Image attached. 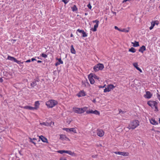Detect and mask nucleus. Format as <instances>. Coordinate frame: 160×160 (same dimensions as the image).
<instances>
[{
  "mask_svg": "<svg viewBox=\"0 0 160 160\" xmlns=\"http://www.w3.org/2000/svg\"><path fill=\"white\" fill-rule=\"evenodd\" d=\"M114 86L112 84H109L108 85L107 88H106L104 90V92H109L111 91V90L115 88Z\"/></svg>",
  "mask_w": 160,
  "mask_h": 160,
  "instance_id": "obj_6",
  "label": "nucleus"
},
{
  "mask_svg": "<svg viewBox=\"0 0 160 160\" xmlns=\"http://www.w3.org/2000/svg\"><path fill=\"white\" fill-rule=\"evenodd\" d=\"M40 124L41 126H50V124L47 122H40Z\"/></svg>",
  "mask_w": 160,
  "mask_h": 160,
  "instance_id": "obj_21",
  "label": "nucleus"
},
{
  "mask_svg": "<svg viewBox=\"0 0 160 160\" xmlns=\"http://www.w3.org/2000/svg\"><path fill=\"white\" fill-rule=\"evenodd\" d=\"M17 63L18 64H20L21 63H22V62H21L20 61L18 60H17L15 62Z\"/></svg>",
  "mask_w": 160,
  "mask_h": 160,
  "instance_id": "obj_40",
  "label": "nucleus"
},
{
  "mask_svg": "<svg viewBox=\"0 0 160 160\" xmlns=\"http://www.w3.org/2000/svg\"><path fill=\"white\" fill-rule=\"evenodd\" d=\"M60 160H67V159L65 158H62L60 159Z\"/></svg>",
  "mask_w": 160,
  "mask_h": 160,
  "instance_id": "obj_56",
  "label": "nucleus"
},
{
  "mask_svg": "<svg viewBox=\"0 0 160 160\" xmlns=\"http://www.w3.org/2000/svg\"><path fill=\"white\" fill-rule=\"evenodd\" d=\"M71 52L72 53L75 54L76 51L74 49L73 45H71Z\"/></svg>",
  "mask_w": 160,
  "mask_h": 160,
  "instance_id": "obj_23",
  "label": "nucleus"
},
{
  "mask_svg": "<svg viewBox=\"0 0 160 160\" xmlns=\"http://www.w3.org/2000/svg\"><path fill=\"white\" fill-rule=\"evenodd\" d=\"M38 81L35 80L32 82V83H31V86L32 87H34L36 86L37 84V82H38Z\"/></svg>",
  "mask_w": 160,
  "mask_h": 160,
  "instance_id": "obj_22",
  "label": "nucleus"
},
{
  "mask_svg": "<svg viewBox=\"0 0 160 160\" xmlns=\"http://www.w3.org/2000/svg\"><path fill=\"white\" fill-rule=\"evenodd\" d=\"M119 113H121V114H123L124 113V112L122 111L120 109H119Z\"/></svg>",
  "mask_w": 160,
  "mask_h": 160,
  "instance_id": "obj_45",
  "label": "nucleus"
},
{
  "mask_svg": "<svg viewBox=\"0 0 160 160\" xmlns=\"http://www.w3.org/2000/svg\"><path fill=\"white\" fill-rule=\"evenodd\" d=\"M151 26L154 27L155 25V22H152L151 23Z\"/></svg>",
  "mask_w": 160,
  "mask_h": 160,
  "instance_id": "obj_39",
  "label": "nucleus"
},
{
  "mask_svg": "<svg viewBox=\"0 0 160 160\" xmlns=\"http://www.w3.org/2000/svg\"><path fill=\"white\" fill-rule=\"evenodd\" d=\"M88 79L89 80V81L90 82V83L91 84H94L95 82V81L93 79V76H92V73L88 75Z\"/></svg>",
  "mask_w": 160,
  "mask_h": 160,
  "instance_id": "obj_11",
  "label": "nucleus"
},
{
  "mask_svg": "<svg viewBox=\"0 0 160 160\" xmlns=\"http://www.w3.org/2000/svg\"><path fill=\"white\" fill-rule=\"evenodd\" d=\"M157 98H158V99L160 101V95L158 94V96H157Z\"/></svg>",
  "mask_w": 160,
  "mask_h": 160,
  "instance_id": "obj_46",
  "label": "nucleus"
},
{
  "mask_svg": "<svg viewBox=\"0 0 160 160\" xmlns=\"http://www.w3.org/2000/svg\"><path fill=\"white\" fill-rule=\"evenodd\" d=\"M121 152H115L114 153L116 154H118L121 155Z\"/></svg>",
  "mask_w": 160,
  "mask_h": 160,
  "instance_id": "obj_38",
  "label": "nucleus"
},
{
  "mask_svg": "<svg viewBox=\"0 0 160 160\" xmlns=\"http://www.w3.org/2000/svg\"><path fill=\"white\" fill-rule=\"evenodd\" d=\"M39 105V103L38 101H36L35 103V106L36 107L35 108H37V107H38Z\"/></svg>",
  "mask_w": 160,
  "mask_h": 160,
  "instance_id": "obj_31",
  "label": "nucleus"
},
{
  "mask_svg": "<svg viewBox=\"0 0 160 160\" xmlns=\"http://www.w3.org/2000/svg\"><path fill=\"white\" fill-rule=\"evenodd\" d=\"M104 68V66L102 64L99 63L95 66L93 67V69L95 72H97L99 70H102Z\"/></svg>",
  "mask_w": 160,
  "mask_h": 160,
  "instance_id": "obj_5",
  "label": "nucleus"
},
{
  "mask_svg": "<svg viewBox=\"0 0 160 160\" xmlns=\"http://www.w3.org/2000/svg\"><path fill=\"white\" fill-rule=\"evenodd\" d=\"M70 37H73V35H72V34H71V35H70Z\"/></svg>",
  "mask_w": 160,
  "mask_h": 160,
  "instance_id": "obj_60",
  "label": "nucleus"
},
{
  "mask_svg": "<svg viewBox=\"0 0 160 160\" xmlns=\"http://www.w3.org/2000/svg\"><path fill=\"white\" fill-rule=\"evenodd\" d=\"M93 102H96V100H95V99H94V100H93Z\"/></svg>",
  "mask_w": 160,
  "mask_h": 160,
  "instance_id": "obj_59",
  "label": "nucleus"
},
{
  "mask_svg": "<svg viewBox=\"0 0 160 160\" xmlns=\"http://www.w3.org/2000/svg\"><path fill=\"white\" fill-rule=\"evenodd\" d=\"M97 133L98 135L100 137H102L104 134V132L101 129H98L97 131Z\"/></svg>",
  "mask_w": 160,
  "mask_h": 160,
  "instance_id": "obj_8",
  "label": "nucleus"
},
{
  "mask_svg": "<svg viewBox=\"0 0 160 160\" xmlns=\"http://www.w3.org/2000/svg\"><path fill=\"white\" fill-rule=\"evenodd\" d=\"M93 111L91 110H87L86 111V112L88 114L89 113H93Z\"/></svg>",
  "mask_w": 160,
  "mask_h": 160,
  "instance_id": "obj_32",
  "label": "nucleus"
},
{
  "mask_svg": "<svg viewBox=\"0 0 160 160\" xmlns=\"http://www.w3.org/2000/svg\"><path fill=\"white\" fill-rule=\"evenodd\" d=\"M155 22V24H156L158 25L159 24V22H158L157 21V22Z\"/></svg>",
  "mask_w": 160,
  "mask_h": 160,
  "instance_id": "obj_52",
  "label": "nucleus"
},
{
  "mask_svg": "<svg viewBox=\"0 0 160 160\" xmlns=\"http://www.w3.org/2000/svg\"><path fill=\"white\" fill-rule=\"evenodd\" d=\"M129 154L128 152H121V155L124 156H129Z\"/></svg>",
  "mask_w": 160,
  "mask_h": 160,
  "instance_id": "obj_25",
  "label": "nucleus"
},
{
  "mask_svg": "<svg viewBox=\"0 0 160 160\" xmlns=\"http://www.w3.org/2000/svg\"><path fill=\"white\" fill-rule=\"evenodd\" d=\"M87 108L84 107L82 108H73V111L75 113L78 114H81L84 112L86 111Z\"/></svg>",
  "mask_w": 160,
  "mask_h": 160,
  "instance_id": "obj_2",
  "label": "nucleus"
},
{
  "mask_svg": "<svg viewBox=\"0 0 160 160\" xmlns=\"http://www.w3.org/2000/svg\"><path fill=\"white\" fill-rule=\"evenodd\" d=\"M63 129L67 132H72L75 133H77V132L76 131V130L74 128H63Z\"/></svg>",
  "mask_w": 160,
  "mask_h": 160,
  "instance_id": "obj_9",
  "label": "nucleus"
},
{
  "mask_svg": "<svg viewBox=\"0 0 160 160\" xmlns=\"http://www.w3.org/2000/svg\"><path fill=\"white\" fill-rule=\"evenodd\" d=\"M30 141L31 142H32L35 145L36 144V143L35 142H34L33 141H32V139L30 138Z\"/></svg>",
  "mask_w": 160,
  "mask_h": 160,
  "instance_id": "obj_44",
  "label": "nucleus"
},
{
  "mask_svg": "<svg viewBox=\"0 0 160 160\" xmlns=\"http://www.w3.org/2000/svg\"><path fill=\"white\" fill-rule=\"evenodd\" d=\"M65 153H68V154H69V155H72V156L74 154V152H72L70 151L65 150Z\"/></svg>",
  "mask_w": 160,
  "mask_h": 160,
  "instance_id": "obj_26",
  "label": "nucleus"
},
{
  "mask_svg": "<svg viewBox=\"0 0 160 160\" xmlns=\"http://www.w3.org/2000/svg\"><path fill=\"white\" fill-rule=\"evenodd\" d=\"M65 140H67V141H70V139H69V138H68V137H66V139H65Z\"/></svg>",
  "mask_w": 160,
  "mask_h": 160,
  "instance_id": "obj_51",
  "label": "nucleus"
},
{
  "mask_svg": "<svg viewBox=\"0 0 160 160\" xmlns=\"http://www.w3.org/2000/svg\"><path fill=\"white\" fill-rule=\"evenodd\" d=\"M86 95L85 92L83 90L80 91L78 94L77 96L78 97L84 96Z\"/></svg>",
  "mask_w": 160,
  "mask_h": 160,
  "instance_id": "obj_13",
  "label": "nucleus"
},
{
  "mask_svg": "<svg viewBox=\"0 0 160 160\" xmlns=\"http://www.w3.org/2000/svg\"><path fill=\"white\" fill-rule=\"evenodd\" d=\"M23 108H25V109H29V110H33L34 109H37L36 108L32 107H31V106H24L23 107Z\"/></svg>",
  "mask_w": 160,
  "mask_h": 160,
  "instance_id": "obj_14",
  "label": "nucleus"
},
{
  "mask_svg": "<svg viewBox=\"0 0 160 160\" xmlns=\"http://www.w3.org/2000/svg\"><path fill=\"white\" fill-rule=\"evenodd\" d=\"M41 56L43 58H46L47 57V55L44 53H42Z\"/></svg>",
  "mask_w": 160,
  "mask_h": 160,
  "instance_id": "obj_37",
  "label": "nucleus"
},
{
  "mask_svg": "<svg viewBox=\"0 0 160 160\" xmlns=\"http://www.w3.org/2000/svg\"><path fill=\"white\" fill-rule=\"evenodd\" d=\"M139 125V122L138 121L135 120L131 122L128 127L129 129H133L136 128Z\"/></svg>",
  "mask_w": 160,
  "mask_h": 160,
  "instance_id": "obj_1",
  "label": "nucleus"
},
{
  "mask_svg": "<svg viewBox=\"0 0 160 160\" xmlns=\"http://www.w3.org/2000/svg\"><path fill=\"white\" fill-rule=\"evenodd\" d=\"M156 132H159L158 131H156Z\"/></svg>",
  "mask_w": 160,
  "mask_h": 160,
  "instance_id": "obj_63",
  "label": "nucleus"
},
{
  "mask_svg": "<svg viewBox=\"0 0 160 160\" xmlns=\"http://www.w3.org/2000/svg\"><path fill=\"white\" fill-rule=\"evenodd\" d=\"M39 138L41 139V140L44 142H47L48 140L45 137H44L43 136L41 135L39 136Z\"/></svg>",
  "mask_w": 160,
  "mask_h": 160,
  "instance_id": "obj_17",
  "label": "nucleus"
},
{
  "mask_svg": "<svg viewBox=\"0 0 160 160\" xmlns=\"http://www.w3.org/2000/svg\"><path fill=\"white\" fill-rule=\"evenodd\" d=\"M2 81H3L2 79L1 78H0V82H2Z\"/></svg>",
  "mask_w": 160,
  "mask_h": 160,
  "instance_id": "obj_55",
  "label": "nucleus"
},
{
  "mask_svg": "<svg viewBox=\"0 0 160 160\" xmlns=\"http://www.w3.org/2000/svg\"><path fill=\"white\" fill-rule=\"evenodd\" d=\"M93 113L96 115H99V112L98 111L95 110L93 111Z\"/></svg>",
  "mask_w": 160,
  "mask_h": 160,
  "instance_id": "obj_35",
  "label": "nucleus"
},
{
  "mask_svg": "<svg viewBox=\"0 0 160 160\" xmlns=\"http://www.w3.org/2000/svg\"><path fill=\"white\" fill-rule=\"evenodd\" d=\"M58 104L57 101L53 100H50L46 103V105L49 108H52Z\"/></svg>",
  "mask_w": 160,
  "mask_h": 160,
  "instance_id": "obj_3",
  "label": "nucleus"
},
{
  "mask_svg": "<svg viewBox=\"0 0 160 160\" xmlns=\"http://www.w3.org/2000/svg\"><path fill=\"white\" fill-rule=\"evenodd\" d=\"M146 50V48L144 46H142L141 47H140V48L139 49V52L143 53L144 51Z\"/></svg>",
  "mask_w": 160,
  "mask_h": 160,
  "instance_id": "obj_19",
  "label": "nucleus"
},
{
  "mask_svg": "<svg viewBox=\"0 0 160 160\" xmlns=\"http://www.w3.org/2000/svg\"><path fill=\"white\" fill-rule=\"evenodd\" d=\"M62 2H64L65 4H66L68 2V1L67 0H62Z\"/></svg>",
  "mask_w": 160,
  "mask_h": 160,
  "instance_id": "obj_42",
  "label": "nucleus"
},
{
  "mask_svg": "<svg viewBox=\"0 0 160 160\" xmlns=\"http://www.w3.org/2000/svg\"><path fill=\"white\" fill-rule=\"evenodd\" d=\"M88 7L90 9H91L92 8V6L90 4H89L87 5Z\"/></svg>",
  "mask_w": 160,
  "mask_h": 160,
  "instance_id": "obj_43",
  "label": "nucleus"
},
{
  "mask_svg": "<svg viewBox=\"0 0 160 160\" xmlns=\"http://www.w3.org/2000/svg\"><path fill=\"white\" fill-rule=\"evenodd\" d=\"M36 60V59L34 58H32L31 59V61H34Z\"/></svg>",
  "mask_w": 160,
  "mask_h": 160,
  "instance_id": "obj_54",
  "label": "nucleus"
},
{
  "mask_svg": "<svg viewBox=\"0 0 160 160\" xmlns=\"http://www.w3.org/2000/svg\"><path fill=\"white\" fill-rule=\"evenodd\" d=\"M150 123L153 125H156L158 124V122H156L154 119L151 118L150 120Z\"/></svg>",
  "mask_w": 160,
  "mask_h": 160,
  "instance_id": "obj_16",
  "label": "nucleus"
},
{
  "mask_svg": "<svg viewBox=\"0 0 160 160\" xmlns=\"http://www.w3.org/2000/svg\"><path fill=\"white\" fill-rule=\"evenodd\" d=\"M77 32L82 33V37H85L87 36V34H86L84 31L83 30L78 29L77 30Z\"/></svg>",
  "mask_w": 160,
  "mask_h": 160,
  "instance_id": "obj_12",
  "label": "nucleus"
},
{
  "mask_svg": "<svg viewBox=\"0 0 160 160\" xmlns=\"http://www.w3.org/2000/svg\"><path fill=\"white\" fill-rule=\"evenodd\" d=\"M85 15H87V13H85Z\"/></svg>",
  "mask_w": 160,
  "mask_h": 160,
  "instance_id": "obj_61",
  "label": "nucleus"
},
{
  "mask_svg": "<svg viewBox=\"0 0 160 160\" xmlns=\"http://www.w3.org/2000/svg\"><path fill=\"white\" fill-rule=\"evenodd\" d=\"M129 31V28H128L127 29H120V31L122 32H128Z\"/></svg>",
  "mask_w": 160,
  "mask_h": 160,
  "instance_id": "obj_24",
  "label": "nucleus"
},
{
  "mask_svg": "<svg viewBox=\"0 0 160 160\" xmlns=\"http://www.w3.org/2000/svg\"><path fill=\"white\" fill-rule=\"evenodd\" d=\"M16 60H17V59L14 58H13V61H14V62H15L16 61Z\"/></svg>",
  "mask_w": 160,
  "mask_h": 160,
  "instance_id": "obj_53",
  "label": "nucleus"
},
{
  "mask_svg": "<svg viewBox=\"0 0 160 160\" xmlns=\"http://www.w3.org/2000/svg\"><path fill=\"white\" fill-rule=\"evenodd\" d=\"M129 51L133 53H134L136 52V50L134 48L132 47L131 48L129 49Z\"/></svg>",
  "mask_w": 160,
  "mask_h": 160,
  "instance_id": "obj_28",
  "label": "nucleus"
},
{
  "mask_svg": "<svg viewBox=\"0 0 160 160\" xmlns=\"http://www.w3.org/2000/svg\"><path fill=\"white\" fill-rule=\"evenodd\" d=\"M152 96V94L149 91H147L146 92V94L144 96L145 98H150Z\"/></svg>",
  "mask_w": 160,
  "mask_h": 160,
  "instance_id": "obj_10",
  "label": "nucleus"
},
{
  "mask_svg": "<svg viewBox=\"0 0 160 160\" xmlns=\"http://www.w3.org/2000/svg\"><path fill=\"white\" fill-rule=\"evenodd\" d=\"M112 12L113 13V14H115V15H116V12Z\"/></svg>",
  "mask_w": 160,
  "mask_h": 160,
  "instance_id": "obj_58",
  "label": "nucleus"
},
{
  "mask_svg": "<svg viewBox=\"0 0 160 160\" xmlns=\"http://www.w3.org/2000/svg\"><path fill=\"white\" fill-rule=\"evenodd\" d=\"M57 59L58 60V61L55 63L56 66H58L60 64H62L63 63V62L61 58H57Z\"/></svg>",
  "mask_w": 160,
  "mask_h": 160,
  "instance_id": "obj_18",
  "label": "nucleus"
},
{
  "mask_svg": "<svg viewBox=\"0 0 160 160\" xmlns=\"http://www.w3.org/2000/svg\"><path fill=\"white\" fill-rule=\"evenodd\" d=\"M65 150H59L57 152H58L61 154H63L64 153H65Z\"/></svg>",
  "mask_w": 160,
  "mask_h": 160,
  "instance_id": "obj_36",
  "label": "nucleus"
},
{
  "mask_svg": "<svg viewBox=\"0 0 160 160\" xmlns=\"http://www.w3.org/2000/svg\"><path fill=\"white\" fill-rule=\"evenodd\" d=\"M13 58L14 57L10 56H8V59L10 60L13 61Z\"/></svg>",
  "mask_w": 160,
  "mask_h": 160,
  "instance_id": "obj_34",
  "label": "nucleus"
},
{
  "mask_svg": "<svg viewBox=\"0 0 160 160\" xmlns=\"http://www.w3.org/2000/svg\"><path fill=\"white\" fill-rule=\"evenodd\" d=\"M31 60L30 59H28L26 61H25V62H31Z\"/></svg>",
  "mask_w": 160,
  "mask_h": 160,
  "instance_id": "obj_47",
  "label": "nucleus"
},
{
  "mask_svg": "<svg viewBox=\"0 0 160 160\" xmlns=\"http://www.w3.org/2000/svg\"><path fill=\"white\" fill-rule=\"evenodd\" d=\"M93 22H96V24L94 25V28H91V30L93 31V32H95L97 31V28L98 27V23H99V21L97 20H95V21H93Z\"/></svg>",
  "mask_w": 160,
  "mask_h": 160,
  "instance_id": "obj_7",
  "label": "nucleus"
},
{
  "mask_svg": "<svg viewBox=\"0 0 160 160\" xmlns=\"http://www.w3.org/2000/svg\"><path fill=\"white\" fill-rule=\"evenodd\" d=\"M132 44H133V46L134 47H136L139 46V44L138 42L135 41V42H132Z\"/></svg>",
  "mask_w": 160,
  "mask_h": 160,
  "instance_id": "obj_27",
  "label": "nucleus"
},
{
  "mask_svg": "<svg viewBox=\"0 0 160 160\" xmlns=\"http://www.w3.org/2000/svg\"><path fill=\"white\" fill-rule=\"evenodd\" d=\"M32 140H36V139L35 138H33Z\"/></svg>",
  "mask_w": 160,
  "mask_h": 160,
  "instance_id": "obj_62",
  "label": "nucleus"
},
{
  "mask_svg": "<svg viewBox=\"0 0 160 160\" xmlns=\"http://www.w3.org/2000/svg\"><path fill=\"white\" fill-rule=\"evenodd\" d=\"M114 28L115 29H116V30H118V31H120V29L119 28H118V27L117 26H115L114 27Z\"/></svg>",
  "mask_w": 160,
  "mask_h": 160,
  "instance_id": "obj_41",
  "label": "nucleus"
},
{
  "mask_svg": "<svg viewBox=\"0 0 160 160\" xmlns=\"http://www.w3.org/2000/svg\"><path fill=\"white\" fill-rule=\"evenodd\" d=\"M72 8L73 12L76 11L78 10V8L75 5H74L73 6Z\"/></svg>",
  "mask_w": 160,
  "mask_h": 160,
  "instance_id": "obj_30",
  "label": "nucleus"
},
{
  "mask_svg": "<svg viewBox=\"0 0 160 160\" xmlns=\"http://www.w3.org/2000/svg\"><path fill=\"white\" fill-rule=\"evenodd\" d=\"M66 136L64 134H61L60 136V139L62 140H65L66 139Z\"/></svg>",
  "mask_w": 160,
  "mask_h": 160,
  "instance_id": "obj_20",
  "label": "nucleus"
},
{
  "mask_svg": "<svg viewBox=\"0 0 160 160\" xmlns=\"http://www.w3.org/2000/svg\"><path fill=\"white\" fill-rule=\"evenodd\" d=\"M153 28V27L151 25V26L149 28L150 30H152Z\"/></svg>",
  "mask_w": 160,
  "mask_h": 160,
  "instance_id": "obj_50",
  "label": "nucleus"
},
{
  "mask_svg": "<svg viewBox=\"0 0 160 160\" xmlns=\"http://www.w3.org/2000/svg\"><path fill=\"white\" fill-rule=\"evenodd\" d=\"M37 62L38 63H41V62H42V61H40V60H38V61Z\"/></svg>",
  "mask_w": 160,
  "mask_h": 160,
  "instance_id": "obj_57",
  "label": "nucleus"
},
{
  "mask_svg": "<svg viewBox=\"0 0 160 160\" xmlns=\"http://www.w3.org/2000/svg\"><path fill=\"white\" fill-rule=\"evenodd\" d=\"M50 124V126H51V125L52 124L53 125L54 124V122H51L50 123H49Z\"/></svg>",
  "mask_w": 160,
  "mask_h": 160,
  "instance_id": "obj_49",
  "label": "nucleus"
},
{
  "mask_svg": "<svg viewBox=\"0 0 160 160\" xmlns=\"http://www.w3.org/2000/svg\"><path fill=\"white\" fill-rule=\"evenodd\" d=\"M106 86V85H104L103 86H99V88H104L105 87V86Z\"/></svg>",
  "mask_w": 160,
  "mask_h": 160,
  "instance_id": "obj_48",
  "label": "nucleus"
},
{
  "mask_svg": "<svg viewBox=\"0 0 160 160\" xmlns=\"http://www.w3.org/2000/svg\"><path fill=\"white\" fill-rule=\"evenodd\" d=\"M92 76H93V78H94L96 79H99V78L96 76L95 74H92Z\"/></svg>",
  "mask_w": 160,
  "mask_h": 160,
  "instance_id": "obj_33",
  "label": "nucleus"
},
{
  "mask_svg": "<svg viewBox=\"0 0 160 160\" xmlns=\"http://www.w3.org/2000/svg\"><path fill=\"white\" fill-rule=\"evenodd\" d=\"M129 145L130 143L128 141L125 142V143L124 144V146L126 148H127L128 146Z\"/></svg>",
  "mask_w": 160,
  "mask_h": 160,
  "instance_id": "obj_29",
  "label": "nucleus"
},
{
  "mask_svg": "<svg viewBox=\"0 0 160 160\" xmlns=\"http://www.w3.org/2000/svg\"><path fill=\"white\" fill-rule=\"evenodd\" d=\"M147 103L152 108H155L156 109V111H158V103L156 101H149Z\"/></svg>",
  "mask_w": 160,
  "mask_h": 160,
  "instance_id": "obj_4",
  "label": "nucleus"
},
{
  "mask_svg": "<svg viewBox=\"0 0 160 160\" xmlns=\"http://www.w3.org/2000/svg\"><path fill=\"white\" fill-rule=\"evenodd\" d=\"M133 66L135 67L140 72H142V70L139 67H138V64L137 62H135L133 64Z\"/></svg>",
  "mask_w": 160,
  "mask_h": 160,
  "instance_id": "obj_15",
  "label": "nucleus"
}]
</instances>
